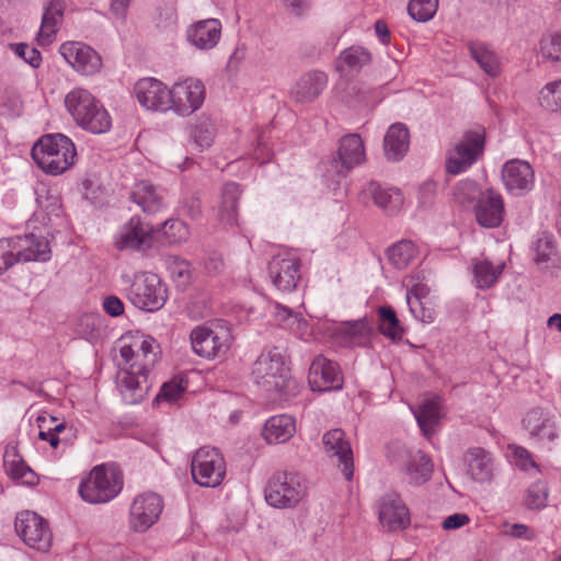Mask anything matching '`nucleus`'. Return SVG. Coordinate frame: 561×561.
<instances>
[{"label":"nucleus","instance_id":"obj_1","mask_svg":"<svg viewBox=\"0 0 561 561\" xmlns=\"http://www.w3.org/2000/svg\"><path fill=\"white\" fill-rule=\"evenodd\" d=\"M159 345L154 339L145 335L133 336L124 341L119 355L122 363L117 374V387L127 404L141 402L150 389L149 370L154 366Z\"/></svg>","mask_w":561,"mask_h":561},{"label":"nucleus","instance_id":"obj_2","mask_svg":"<svg viewBox=\"0 0 561 561\" xmlns=\"http://www.w3.org/2000/svg\"><path fill=\"white\" fill-rule=\"evenodd\" d=\"M286 358L278 347L264 350L252 366L254 382L278 399H287L296 388V381L288 376Z\"/></svg>","mask_w":561,"mask_h":561},{"label":"nucleus","instance_id":"obj_3","mask_svg":"<svg viewBox=\"0 0 561 561\" xmlns=\"http://www.w3.org/2000/svg\"><path fill=\"white\" fill-rule=\"evenodd\" d=\"M65 106L75 123L92 134H105L112 127V117L90 91L75 88L65 96Z\"/></svg>","mask_w":561,"mask_h":561},{"label":"nucleus","instance_id":"obj_4","mask_svg":"<svg viewBox=\"0 0 561 561\" xmlns=\"http://www.w3.org/2000/svg\"><path fill=\"white\" fill-rule=\"evenodd\" d=\"M77 157L73 141L64 134L42 136L32 148V158L46 174L59 175L69 170Z\"/></svg>","mask_w":561,"mask_h":561},{"label":"nucleus","instance_id":"obj_5","mask_svg":"<svg viewBox=\"0 0 561 561\" xmlns=\"http://www.w3.org/2000/svg\"><path fill=\"white\" fill-rule=\"evenodd\" d=\"M51 257L48 240L34 233L0 239V275L20 263L47 262Z\"/></svg>","mask_w":561,"mask_h":561},{"label":"nucleus","instance_id":"obj_6","mask_svg":"<svg viewBox=\"0 0 561 561\" xmlns=\"http://www.w3.org/2000/svg\"><path fill=\"white\" fill-rule=\"evenodd\" d=\"M306 495L304 478L293 471L274 473L264 490L266 503L276 508H294Z\"/></svg>","mask_w":561,"mask_h":561},{"label":"nucleus","instance_id":"obj_7","mask_svg":"<svg viewBox=\"0 0 561 561\" xmlns=\"http://www.w3.org/2000/svg\"><path fill=\"white\" fill-rule=\"evenodd\" d=\"M125 291L131 305L147 312L160 310L168 299L167 285L153 273L135 275Z\"/></svg>","mask_w":561,"mask_h":561},{"label":"nucleus","instance_id":"obj_8","mask_svg":"<svg viewBox=\"0 0 561 561\" xmlns=\"http://www.w3.org/2000/svg\"><path fill=\"white\" fill-rule=\"evenodd\" d=\"M123 488L121 476L104 465L94 467L79 484V494L91 504L107 503L115 499Z\"/></svg>","mask_w":561,"mask_h":561},{"label":"nucleus","instance_id":"obj_9","mask_svg":"<svg viewBox=\"0 0 561 561\" xmlns=\"http://www.w3.org/2000/svg\"><path fill=\"white\" fill-rule=\"evenodd\" d=\"M387 458L404 473L408 483L420 486L426 483L433 473V462L423 451L413 453L403 444L391 443L387 446Z\"/></svg>","mask_w":561,"mask_h":561},{"label":"nucleus","instance_id":"obj_10","mask_svg":"<svg viewBox=\"0 0 561 561\" xmlns=\"http://www.w3.org/2000/svg\"><path fill=\"white\" fill-rule=\"evenodd\" d=\"M484 146L485 129L482 126L467 130L447 156V172L457 175L469 170L483 154Z\"/></svg>","mask_w":561,"mask_h":561},{"label":"nucleus","instance_id":"obj_11","mask_svg":"<svg viewBox=\"0 0 561 561\" xmlns=\"http://www.w3.org/2000/svg\"><path fill=\"white\" fill-rule=\"evenodd\" d=\"M522 423L530 440L538 448L551 451L557 446L561 423L551 411L534 408L526 413Z\"/></svg>","mask_w":561,"mask_h":561},{"label":"nucleus","instance_id":"obj_12","mask_svg":"<svg viewBox=\"0 0 561 561\" xmlns=\"http://www.w3.org/2000/svg\"><path fill=\"white\" fill-rule=\"evenodd\" d=\"M191 473L195 483L204 488H216L226 477V461L220 451L211 447H201L191 462Z\"/></svg>","mask_w":561,"mask_h":561},{"label":"nucleus","instance_id":"obj_13","mask_svg":"<svg viewBox=\"0 0 561 561\" xmlns=\"http://www.w3.org/2000/svg\"><path fill=\"white\" fill-rule=\"evenodd\" d=\"M190 337L194 353L206 358L224 355L231 342L230 330L221 324L198 325L192 330Z\"/></svg>","mask_w":561,"mask_h":561},{"label":"nucleus","instance_id":"obj_14","mask_svg":"<svg viewBox=\"0 0 561 561\" xmlns=\"http://www.w3.org/2000/svg\"><path fill=\"white\" fill-rule=\"evenodd\" d=\"M15 531L31 549L46 552L53 541L48 522L35 512L24 511L18 514L14 523Z\"/></svg>","mask_w":561,"mask_h":561},{"label":"nucleus","instance_id":"obj_15","mask_svg":"<svg viewBox=\"0 0 561 561\" xmlns=\"http://www.w3.org/2000/svg\"><path fill=\"white\" fill-rule=\"evenodd\" d=\"M301 261L296 253L283 251L275 254L268 262V277L272 284L282 291L296 289L301 278Z\"/></svg>","mask_w":561,"mask_h":561},{"label":"nucleus","instance_id":"obj_16","mask_svg":"<svg viewBox=\"0 0 561 561\" xmlns=\"http://www.w3.org/2000/svg\"><path fill=\"white\" fill-rule=\"evenodd\" d=\"M205 96V85L198 79L175 82L170 89V110L180 116H188L202 107Z\"/></svg>","mask_w":561,"mask_h":561},{"label":"nucleus","instance_id":"obj_17","mask_svg":"<svg viewBox=\"0 0 561 561\" xmlns=\"http://www.w3.org/2000/svg\"><path fill=\"white\" fill-rule=\"evenodd\" d=\"M163 510V500L153 492L137 495L129 510V525L138 533H144L154 525Z\"/></svg>","mask_w":561,"mask_h":561},{"label":"nucleus","instance_id":"obj_18","mask_svg":"<svg viewBox=\"0 0 561 561\" xmlns=\"http://www.w3.org/2000/svg\"><path fill=\"white\" fill-rule=\"evenodd\" d=\"M502 182L508 194L522 197L533 191L535 172L529 162L512 159L502 168Z\"/></svg>","mask_w":561,"mask_h":561},{"label":"nucleus","instance_id":"obj_19","mask_svg":"<svg viewBox=\"0 0 561 561\" xmlns=\"http://www.w3.org/2000/svg\"><path fill=\"white\" fill-rule=\"evenodd\" d=\"M322 444L327 456L335 459L344 478L351 481L354 474V458L345 432L342 428L325 432L322 436Z\"/></svg>","mask_w":561,"mask_h":561},{"label":"nucleus","instance_id":"obj_20","mask_svg":"<svg viewBox=\"0 0 561 561\" xmlns=\"http://www.w3.org/2000/svg\"><path fill=\"white\" fill-rule=\"evenodd\" d=\"M138 103L152 112H168L171 108L170 89L156 78H141L134 85Z\"/></svg>","mask_w":561,"mask_h":561},{"label":"nucleus","instance_id":"obj_21","mask_svg":"<svg viewBox=\"0 0 561 561\" xmlns=\"http://www.w3.org/2000/svg\"><path fill=\"white\" fill-rule=\"evenodd\" d=\"M153 229L139 216H133L115 237V247L121 250L146 251L152 245Z\"/></svg>","mask_w":561,"mask_h":561},{"label":"nucleus","instance_id":"obj_22","mask_svg":"<svg viewBox=\"0 0 561 561\" xmlns=\"http://www.w3.org/2000/svg\"><path fill=\"white\" fill-rule=\"evenodd\" d=\"M308 382L312 391L324 392L341 389L343 377L335 362L318 355L309 367Z\"/></svg>","mask_w":561,"mask_h":561},{"label":"nucleus","instance_id":"obj_23","mask_svg":"<svg viewBox=\"0 0 561 561\" xmlns=\"http://www.w3.org/2000/svg\"><path fill=\"white\" fill-rule=\"evenodd\" d=\"M60 55L79 73L91 76L102 68V58L92 47L80 42H67L59 48Z\"/></svg>","mask_w":561,"mask_h":561},{"label":"nucleus","instance_id":"obj_24","mask_svg":"<svg viewBox=\"0 0 561 561\" xmlns=\"http://www.w3.org/2000/svg\"><path fill=\"white\" fill-rule=\"evenodd\" d=\"M366 160L365 145L358 134H346L339 140L336 158L333 165L341 175H346L351 170L362 165Z\"/></svg>","mask_w":561,"mask_h":561},{"label":"nucleus","instance_id":"obj_25","mask_svg":"<svg viewBox=\"0 0 561 561\" xmlns=\"http://www.w3.org/2000/svg\"><path fill=\"white\" fill-rule=\"evenodd\" d=\"M473 210L481 227H500L505 215L504 199L497 191L488 188L476 203Z\"/></svg>","mask_w":561,"mask_h":561},{"label":"nucleus","instance_id":"obj_26","mask_svg":"<svg viewBox=\"0 0 561 561\" xmlns=\"http://www.w3.org/2000/svg\"><path fill=\"white\" fill-rule=\"evenodd\" d=\"M469 477L478 483H490L496 471L494 456L482 447H471L463 455Z\"/></svg>","mask_w":561,"mask_h":561},{"label":"nucleus","instance_id":"obj_27","mask_svg":"<svg viewBox=\"0 0 561 561\" xmlns=\"http://www.w3.org/2000/svg\"><path fill=\"white\" fill-rule=\"evenodd\" d=\"M379 520L388 530L403 529L410 524L409 510L397 492H389L381 497Z\"/></svg>","mask_w":561,"mask_h":561},{"label":"nucleus","instance_id":"obj_28","mask_svg":"<svg viewBox=\"0 0 561 561\" xmlns=\"http://www.w3.org/2000/svg\"><path fill=\"white\" fill-rule=\"evenodd\" d=\"M129 198L148 215L158 214L167 207L163 190L147 180L134 184Z\"/></svg>","mask_w":561,"mask_h":561},{"label":"nucleus","instance_id":"obj_29","mask_svg":"<svg viewBox=\"0 0 561 561\" xmlns=\"http://www.w3.org/2000/svg\"><path fill=\"white\" fill-rule=\"evenodd\" d=\"M221 36V23L218 19H206L198 21L186 31V37L191 45L201 49L214 48Z\"/></svg>","mask_w":561,"mask_h":561},{"label":"nucleus","instance_id":"obj_30","mask_svg":"<svg viewBox=\"0 0 561 561\" xmlns=\"http://www.w3.org/2000/svg\"><path fill=\"white\" fill-rule=\"evenodd\" d=\"M328 76L320 70L304 73L293 87L290 94L298 103L313 102L325 89Z\"/></svg>","mask_w":561,"mask_h":561},{"label":"nucleus","instance_id":"obj_31","mask_svg":"<svg viewBox=\"0 0 561 561\" xmlns=\"http://www.w3.org/2000/svg\"><path fill=\"white\" fill-rule=\"evenodd\" d=\"M533 251V260L540 271L556 275L561 270V257L552 236L542 233L534 243Z\"/></svg>","mask_w":561,"mask_h":561},{"label":"nucleus","instance_id":"obj_32","mask_svg":"<svg viewBox=\"0 0 561 561\" xmlns=\"http://www.w3.org/2000/svg\"><path fill=\"white\" fill-rule=\"evenodd\" d=\"M335 334L345 347H367L371 343L374 332L370 323L364 318L341 324Z\"/></svg>","mask_w":561,"mask_h":561},{"label":"nucleus","instance_id":"obj_33","mask_svg":"<svg viewBox=\"0 0 561 561\" xmlns=\"http://www.w3.org/2000/svg\"><path fill=\"white\" fill-rule=\"evenodd\" d=\"M62 16V0H49L44 5L42 23L37 33V42L41 46H48L55 41Z\"/></svg>","mask_w":561,"mask_h":561},{"label":"nucleus","instance_id":"obj_34","mask_svg":"<svg viewBox=\"0 0 561 561\" xmlns=\"http://www.w3.org/2000/svg\"><path fill=\"white\" fill-rule=\"evenodd\" d=\"M365 191L373 198L375 205L388 215L399 213L403 205V195L399 188L370 182Z\"/></svg>","mask_w":561,"mask_h":561},{"label":"nucleus","instance_id":"obj_35","mask_svg":"<svg viewBox=\"0 0 561 561\" xmlns=\"http://www.w3.org/2000/svg\"><path fill=\"white\" fill-rule=\"evenodd\" d=\"M410 134L408 127L402 123L392 124L383 139L385 154L388 160L400 161L408 152Z\"/></svg>","mask_w":561,"mask_h":561},{"label":"nucleus","instance_id":"obj_36","mask_svg":"<svg viewBox=\"0 0 561 561\" xmlns=\"http://www.w3.org/2000/svg\"><path fill=\"white\" fill-rule=\"evenodd\" d=\"M296 433V420L289 414L271 416L264 424L262 435L268 444H283Z\"/></svg>","mask_w":561,"mask_h":561},{"label":"nucleus","instance_id":"obj_37","mask_svg":"<svg viewBox=\"0 0 561 561\" xmlns=\"http://www.w3.org/2000/svg\"><path fill=\"white\" fill-rule=\"evenodd\" d=\"M370 61L371 55L366 48L363 46H351L340 53L335 68L344 76H354Z\"/></svg>","mask_w":561,"mask_h":561},{"label":"nucleus","instance_id":"obj_38","mask_svg":"<svg viewBox=\"0 0 561 561\" xmlns=\"http://www.w3.org/2000/svg\"><path fill=\"white\" fill-rule=\"evenodd\" d=\"M471 58L479 65L483 72L492 78L500 76L502 64L499 56L485 43L474 41L468 43Z\"/></svg>","mask_w":561,"mask_h":561},{"label":"nucleus","instance_id":"obj_39","mask_svg":"<svg viewBox=\"0 0 561 561\" xmlns=\"http://www.w3.org/2000/svg\"><path fill=\"white\" fill-rule=\"evenodd\" d=\"M242 194L241 186L236 182H228L221 188V203L219 207L220 219L228 225L237 224L238 203Z\"/></svg>","mask_w":561,"mask_h":561},{"label":"nucleus","instance_id":"obj_40","mask_svg":"<svg viewBox=\"0 0 561 561\" xmlns=\"http://www.w3.org/2000/svg\"><path fill=\"white\" fill-rule=\"evenodd\" d=\"M504 268V263L494 265L489 260L476 261L472 264V275L476 287L482 290L492 288L497 283Z\"/></svg>","mask_w":561,"mask_h":561},{"label":"nucleus","instance_id":"obj_41","mask_svg":"<svg viewBox=\"0 0 561 561\" xmlns=\"http://www.w3.org/2000/svg\"><path fill=\"white\" fill-rule=\"evenodd\" d=\"M416 422L425 436H431L440 420V404L437 399L425 400L414 411Z\"/></svg>","mask_w":561,"mask_h":561},{"label":"nucleus","instance_id":"obj_42","mask_svg":"<svg viewBox=\"0 0 561 561\" xmlns=\"http://www.w3.org/2000/svg\"><path fill=\"white\" fill-rule=\"evenodd\" d=\"M417 253L416 245L410 240H401L387 250L389 263L398 268H405L415 257Z\"/></svg>","mask_w":561,"mask_h":561},{"label":"nucleus","instance_id":"obj_43","mask_svg":"<svg viewBox=\"0 0 561 561\" xmlns=\"http://www.w3.org/2000/svg\"><path fill=\"white\" fill-rule=\"evenodd\" d=\"M379 331L385 336L396 341L401 340L403 329L399 323L396 311L390 306H382L378 309Z\"/></svg>","mask_w":561,"mask_h":561},{"label":"nucleus","instance_id":"obj_44","mask_svg":"<svg viewBox=\"0 0 561 561\" xmlns=\"http://www.w3.org/2000/svg\"><path fill=\"white\" fill-rule=\"evenodd\" d=\"M538 102L546 111L561 112V79L546 83L539 91Z\"/></svg>","mask_w":561,"mask_h":561},{"label":"nucleus","instance_id":"obj_45","mask_svg":"<svg viewBox=\"0 0 561 561\" xmlns=\"http://www.w3.org/2000/svg\"><path fill=\"white\" fill-rule=\"evenodd\" d=\"M484 193L479 184L473 180L459 181L453 188V196L455 201L462 206L470 205L478 202L480 196Z\"/></svg>","mask_w":561,"mask_h":561},{"label":"nucleus","instance_id":"obj_46","mask_svg":"<svg viewBox=\"0 0 561 561\" xmlns=\"http://www.w3.org/2000/svg\"><path fill=\"white\" fill-rule=\"evenodd\" d=\"M4 468L11 479L22 484L34 485L37 483L36 473L22 459L4 458Z\"/></svg>","mask_w":561,"mask_h":561},{"label":"nucleus","instance_id":"obj_47","mask_svg":"<svg viewBox=\"0 0 561 561\" xmlns=\"http://www.w3.org/2000/svg\"><path fill=\"white\" fill-rule=\"evenodd\" d=\"M163 237L168 244L178 245L186 242L190 238V229L181 219H168L162 226Z\"/></svg>","mask_w":561,"mask_h":561},{"label":"nucleus","instance_id":"obj_48","mask_svg":"<svg viewBox=\"0 0 561 561\" xmlns=\"http://www.w3.org/2000/svg\"><path fill=\"white\" fill-rule=\"evenodd\" d=\"M216 135L214 122L206 116H201L193 127L192 137L199 148L211 146Z\"/></svg>","mask_w":561,"mask_h":561},{"label":"nucleus","instance_id":"obj_49","mask_svg":"<svg viewBox=\"0 0 561 561\" xmlns=\"http://www.w3.org/2000/svg\"><path fill=\"white\" fill-rule=\"evenodd\" d=\"M438 0H410L409 15L416 22H427L435 15Z\"/></svg>","mask_w":561,"mask_h":561},{"label":"nucleus","instance_id":"obj_50","mask_svg":"<svg viewBox=\"0 0 561 561\" xmlns=\"http://www.w3.org/2000/svg\"><path fill=\"white\" fill-rule=\"evenodd\" d=\"M549 490L543 481L533 483L526 493L525 505L529 510H541L546 507Z\"/></svg>","mask_w":561,"mask_h":561},{"label":"nucleus","instance_id":"obj_51","mask_svg":"<svg viewBox=\"0 0 561 561\" xmlns=\"http://www.w3.org/2000/svg\"><path fill=\"white\" fill-rule=\"evenodd\" d=\"M539 51L542 58L551 61H561V34L553 33L540 39Z\"/></svg>","mask_w":561,"mask_h":561},{"label":"nucleus","instance_id":"obj_52","mask_svg":"<svg viewBox=\"0 0 561 561\" xmlns=\"http://www.w3.org/2000/svg\"><path fill=\"white\" fill-rule=\"evenodd\" d=\"M185 389V386L175 379L169 382H164L161 386L159 393L156 396L154 402H165L168 404H173L178 402V400L183 396Z\"/></svg>","mask_w":561,"mask_h":561},{"label":"nucleus","instance_id":"obj_53","mask_svg":"<svg viewBox=\"0 0 561 561\" xmlns=\"http://www.w3.org/2000/svg\"><path fill=\"white\" fill-rule=\"evenodd\" d=\"M10 49L27 65L33 68H38L42 64V55L35 47L26 43H12L9 44Z\"/></svg>","mask_w":561,"mask_h":561},{"label":"nucleus","instance_id":"obj_54","mask_svg":"<svg viewBox=\"0 0 561 561\" xmlns=\"http://www.w3.org/2000/svg\"><path fill=\"white\" fill-rule=\"evenodd\" d=\"M408 305L413 317L423 323H432L435 320V310L426 306V301L420 302L419 298H409Z\"/></svg>","mask_w":561,"mask_h":561},{"label":"nucleus","instance_id":"obj_55","mask_svg":"<svg viewBox=\"0 0 561 561\" xmlns=\"http://www.w3.org/2000/svg\"><path fill=\"white\" fill-rule=\"evenodd\" d=\"M503 534L511 538H523L529 541L536 538V533L533 529H530L527 525L519 523L504 525Z\"/></svg>","mask_w":561,"mask_h":561},{"label":"nucleus","instance_id":"obj_56","mask_svg":"<svg viewBox=\"0 0 561 561\" xmlns=\"http://www.w3.org/2000/svg\"><path fill=\"white\" fill-rule=\"evenodd\" d=\"M102 307L105 313L113 318L122 316L125 311L124 302L115 295L105 296Z\"/></svg>","mask_w":561,"mask_h":561},{"label":"nucleus","instance_id":"obj_57","mask_svg":"<svg viewBox=\"0 0 561 561\" xmlns=\"http://www.w3.org/2000/svg\"><path fill=\"white\" fill-rule=\"evenodd\" d=\"M515 456L517 459V466L522 470H529L531 468L538 470V465L534 461L531 454L524 447H517L515 449Z\"/></svg>","mask_w":561,"mask_h":561},{"label":"nucleus","instance_id":"obj_58","mask_svg":"<svg viewBox=\"0 0 561 561\" xmlns=\"http://www.w3.org/2000/svg\"><path fill=\"white\" fill-rule=\"evenodd\" d=\"M470 522V518L467 514L456 513L447 516L443 522L444 529H458Z\"/></svg>","mask_w":561,"mask_h":561},{"label":"nucleus","instance_id":"obj_59","mask_svg":"<svg viewBox=\"0 0 561 561\" xmlns=\"http://www.w3.org/2000/svg\"><path fill=\"white\" fill-rule=\"evenodd\" d=\"M428 288L423 284H415L407 293V302L409 298H419L420 302L427 301Z\"/></svg>","mask_w":561,"mask_h":561},{"label":"nucleus","instance_id":"obj_60","mask_svg":"<svg viewBox=\"0 0 561 561\" xmlns=\"http://www.w3.org/2000/svg\"><path fill=\"white\" fill-rule=\"evenodd\" d=\"M433 195H434V184L426 183V184L422 185L419 191L420 203L424 206L431 204Z\"/></svg>","mask_w":561,"mask_h":561},{"label":"nucleus","instance_id":"obj_61","mask_svg":"<svg viewBox=\"0 0 561 561\" xmlns=\"http://www.w3.org/2000/svg\"><path fill=\"white\" fill-rule=\"evenodd\" d=\"M375 33H376L378 39L380 41V43H382V44L389 43L390 33H389L387 24L383 21L378 20L375 22Z\"/></svg>","mask_w":561,"mask_h":561},{"label":"nucleus","instance_id":"obj_62","mask_svg":"<svg viewBox=\"0 0 561 561\" xmlns=\"http://www.w3.org/2000/svg\"><path fill=\"white\" fill-rule=\"evenodd\" d=\"M39 427H41V431L38 433V437L42 439V440H45V442H48L49 445L53 447V448H57L58 445L61 443V439L58 437V436H55V433L51 432L49 430V427L47 430H43V425L39 424Z\"/></svg>","mask_w":561,"mask_h":561},{"label":"nucleus","instance_id":"obj_63","mask_svg":"<svg viewBox=\"0 0 561 561\" xmlns=\"http://www.w3.org/2000/svg\"><path fill=\"white\" fill-rule=\"evenodd\" d=\"M129 2L130 0H112L111 10L116 16L124 18Z\"/></svg>","mask_w":561,"mask_h":561},{"label":"nucleus","instance_id":"obj_64","mask_svg":"<svg viewBox=\"0 0 561 561\" xmlns=\"http://www.w3.org/2000/svg\"><path fill=\"white\" fill-rule=\"evenodd\" d=\"M272 153L265 148L262 147V141L259 140L257 148H255L253 152V159L260 163H265L270 161Z\"/></svg>","mask_w":561,"mask_h":561}]
</instances>
